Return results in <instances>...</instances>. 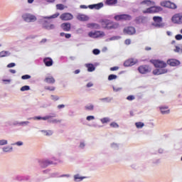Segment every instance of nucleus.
Returning <instances> with one entry per match:
<instances>
[{"label": "nucleus", "instance_id": "nucleus-1", "mask_svg": "<svg viewBox=\"0 0 182 182\" xmlns=\"http://www.w3.org/2000/svg\"><path fill=\"white\" fill-rule=\"evenodd\" d=\"M58 161V159L55 157H52L51 159H44L38 160V164L41 168H46V167H49V166H52L53 164H56Z\"/></svg>", "mask_w": 182, "mask_h": 182}, {"label": "nucleus", "instance_id": "nucleus-2", "mask_svg": "<svg viewBox=\"0 0 182 182\" xmlns=\"http://www.w3.org/2000/svg\"><path fill=\"white\" fill-rule=\"evenodd\" d=\"M154 23H152V26L155 28H164L165 24L163 22V18L160 16H154L153 17Z\"/></svg>", "mask_w": 182, "mask_h": 182}, {"label": "nucleus", "instance_id": "nucleus-3", "mask_svg": "<svg viewBox=\"0 0 182 182\" xmlns=\"http://www.w3.org/2000/svg\"><path fill=\"white\" fill-rule=\"evenodd\" d=\"M172 23L175 25H182V13L174 14L171 19Z\"/></svg>", "mask_w": 182, "mask_h": 182}, {"label": "nucleus", "instance_id": "nucleus-4", "mask_svg": "<svg viewBox=\"0 0 182 182\" xmlns=\"http://www.w3.org/2000/svg\"><path fill=\"white\" fill-rule=\"evenodd\" d=\"M163 9L160 6H151L149 8L143 11V14H157V12H161Z\"/></svg>", "mask_w": 182, "mask_h": 182}, {"label": "nucleus", "instance_id": "nucleus-5", "mask_svg": "<svg viewBox=\"0 0 182 182\" xmlns=\"http://www.w3.org/2000/svg\"><path fill=\"white\" fill-rule=\"evenodd\" d=\"M88 36L94 39H96L97 38H103V36H105V32L101 31H90L88 33Z\"/></svg>", "mask_w": 182, "mask_h": 182}, {"label": "nucleus", "instance_id": "nucleus-6", "mask_svg": "<svg viewBox=\"0 0 182 182\" xmlns=\"http://www.w3.org/2000/svg\"><path fill=\"white\" fill-rule=\"evenodd\" d=\"M22 18L25 22L31 23L36 21V16L31 14H24L22 15Z\"/></svg>", "mask_w": 182, "mask_h": 182}, {"label": "nucleus", "instance_id": "nucleus-7", "mask_svg": "<svg viewBox=\"0 0 182 182\" xmlns=\"http://www.w3.org/2000/svg\"><path fill=\"white\" fill-rule=\"evenodd\" d=\"M161 6L164 8H170L171 9H176L177 5L174 3H171L170 1H164L160 3Z\"/></svg>", "mask_w": 182, "mask_h": 182}, {"label": "nucleus", "instance_id": "nucleus-8", "mask_svg": "<svg viewBox=\"0 0 182 182\" xmlns=\"http://www.w3.org/2000/svg\"><path fill=\"white\" fill-rule=\"evenodd\" d=\"M114 19H115V21H131L132 16L129 14H120L115 16Z\"/></svg>", "mask_w": 182, "mask_h": 182}, {"label": "nucleus", "instance_id": "nucleus-9", "mask_svg": "<svg viewBox=\"0 0 182 182\" xmlns=\"http://www.w3.org/2000/svg\"><path fill=\"white\" fill-rule=\"evenodd\" d=\"M138 70L139 73H141L142 75H145L146 73H149L151 72V68L149 67V65H141L138 68Z\"/></svg>", "mask_w": 182, "mask_h": 182}, {"label": "nucleus", "instance_id": "nucleus-10", "mask_svg": "<svg viewBox=\"0 0 182 182\" xmlns=\"http://www.w3.org/2000/svg\"><path fill=\"white\" fill-rule=\"evenodd\" d=\"M154 66L156 68H166L167 67V63L164 61H161L160 60H155L153 61Z\"/></svg>", "mask_w": 182, "mask_h": 182}, {"label": "nucleus", "instance_id": "nucleus-11", "mask_svg": "<svg viewBox=\"0 0 182 182\" xmlns=\"http://www.w3.org/2000/svg\"><path fill=\"white\" fill-rule=\"evenodd\" d=\"M56 113L53 112L50 113L48 115H46L45 117H34L33 119V120H44L46 121L48 119H50V117H56Z\"/></svg>", "mask_w": 182, "mask_h": 182}, {"label": "nucleus", "instance_id": "nucleus-12", "mask_svg": "<svg viewBox=\"0 0 182 182\" xmlns=\"http://www.w3.org/2000/svg\"><path fill=\"white\" fill-rule=\"evenodd\" d=\"M168 72V70L167 68H156L155 70H153V74L159 76V75H164L165 73H167Z\"/></svg>", "mask_w": 182, "mask_h": 182}, {"label": "nucleus", "instance_id": "nucleus-13", "mask_svg": "<svg viewBox=\"0 0 182 182\" xmlns=\"http://www.w3.org/2000/svg\"><path fill=\"white\" fill-rule=\"evenodd\" d=\"M139 60L136 58H129L124 63V66L129 68V66H134Z\"/></svg>", "mask_w": 182, "mask_h": 182}, {"label": "nucleus", "instance_id": "nucleus-14", "mask_svg": "<svg viewBox=\"0 0 182 182\" xmlns=\"http://www.w3.org/2000/svg\"><path fill=\"white\" fill-rule=\"evenodd\" d=\"M104 22H105V23H106L107 29H108V30L117 29V28H119L118 23H111L110 21H105Z\"/></svg>", "mask_w": 182, "mask_h": 182}, {"label": "nucleus", "instance_id": "nucleus-15", "mask_svg": "<svg viewBox=\"0 0 182 182\" xmlns=\"http://www.w3.org/2000/svg\"><path fill=\"white\" fill-rule=\"evenodd\" d=\"M124 33L127 35H134L136 33V28L133 26L127 27L124 29Z\"/></svg>", "mask_w": 182, "mask_h": 182}, {"label": "nucleus", "instance_id": "nucleus-16", "mask_svg": "<svg viewBox=\"0 0 182 182\" xmlns=\"http://www.w3.org/2000/svg\"><path fill=\"white\" fill-rule=\"evenodd\" d=\"M60 19H62V21H70L73 19V15H72V14L70 13H64L60 15Z\"/></svg>", "mask_w": 182, "mask_h": 182}, {"label": "nucleus", "instance_id": "nucleus-17", "mask_svg": "<svg viewBox=\"0 0 182 182\" xmlns=\"http://www.w3.org/2000/svg\"><path fill=\"white\" fill-rule=\"evenodd\" d=\"M105 6V4L102 2L95 4H91L88 6V8L90 9H96L97 11H99V9H102Z\"/></svg>", "mask_w": 182, "mask_h": 182}, {"label": "nucleus", "instance_id": "nucleus-18", "mask_svg": "<svg viewBox=\"0 0 182 182\" xmlns=\"http://www.w3.org/2000/svg\"><path fill=\"white\" fill-rule=\"evenodd\" d=\"M43 62L47 68H50V66L53 65V60L51 58H44Z\"/></svg>", "mask_w": 182, "mask_h": 182}, {"label": "nucleus", "instance_id": "nucleus-19", "mask_svg": "<svg viewBox=\"0 0 182 182\" xmlns=\"http://www.w3.org/2000/svg\"><path fill=\"white\" fill-rule=\"evenodd\" d=\"M156 3L153 1L150 0H144L140 3L141 6H153V5H155Z\"/></svg>", "mask_w": 182, "mask_h": 182}, {"label": "nucleus", "instance_id": "nucleus-20", "mask_svg": "<svg viewBox=\"0 0 182 182\" xmlns=\"http://www.w3.org/2000/svg\"><path fill=\"white\" fill-rule=\"evenodd\" d=\"M167 64L170 66H178L180 65V60L176 59H169L167 60Z\"/></svg>", "mask_w": 182, "mask_h": 182}, {"label": "nucleus", "instance_id": "nucleus-21", "mask_svg": "<svg viewBox=\"0 0 182 182\" xmlns=\"http://www.w3.org/2000/svg\"><path fill=\"white\" fill-rule=\"evenodd\" d=\"M161 114H170V109H168V107L167 106H161L159 107Z\"/></svg>", "mask_w": 182, "mask_h": 182}, {"label": "nucleus", "instance_id": "nucleus-22", "mask_svg": "<svg viewBox=\"0 0 182 182\" xmlns=\"http://www.w3.org/2000/svg\"><path fill=\"white\" fill-rule=\"evenodd\" d=\"M43 28H45V29H47L48 31H50L52 29H55V26L52 23H48L47 21H46L43 24Z\"/></svg>", "mask_w": 182, "mask_h": 182}, {"label": "nucleus", "instance_id": "nucleus-23", "mask_svg": "<svg viewBox=\"0 0 182 182\" xmlns=\"http://www.w3.org/2000/svg\"><path fill=\"white\" fill-rule=\"evenodd\" d=\"M70 23H63L61 24V28L63 29L65 32H69L70 31Z\"/></svg>", "mask_w": 182, "mask_h": 182}, {"label": "nucleus", "instance_id": "nucleus-24", "mask_svg": "<svg viewBox=\"0 0 182 182\" xmlns=\"http://www.w3.org/2000/svg\"><path fill=\"white\" fill-rule=\"evenodd\" d=\"M87 28H90V29H100V25L96 23H90L87 25Z\"/></svg>", "mask_w": 182, "mask_h": 182}, {"label": "nucleus", "instance_id": "nucleus-25", "mask_svg": "<svg viewBox=\"0 0 182 182\" xmlns=\"http://www.w3.org/2000/svg\"><path fill=\"white\" fill-rule=\"evenodd\" d=\"M77 19H78V21H81L82 22H85V21L89 20V17H87V16H86L85 14H78L77 16Z\"/></svg>", "mask_w": 182, "mask_h": 182}, {"label": "nucleus", "instance_id": "nucleus-26", "mask_svg": "<svg viewBox=\"0 0 182 182\" xmlns=\"http://www.w3.org/2000/svg\"><path fill=\"white\" fill-rule=\"evenodd\" d=\"M44 82H46V83H49L50 85H53V83H55V80L53 77L48 76V77H46V79L44 80Z\"/></svg>", "mask_w": 182, "mask_h": 182}, {"label": "nucleus", "instance_id": "nucleus-27", "mask_svg": "<svg viewBox=\"0 0 182 182\" xmlns=\"http://www.w3.org/2000/svg\"><path fill=\"white\" fill-rule=\"evenodd\" d=\"M54 117H50L48 119V123H53V124H58V123H61L62 119H53Z\"/></svg>", "mask_w": 182, "mask_h": 182}, {"label": "nucleus", "instance_id": "nucleus-28", "mask_svg": "<svg viewBox=\"0 0 182 182\" xmlns=\"http://www.w3.org/2000/svg\"><path fill=\"white\" fill-rule=\"evenodd\" d=\"M85 67L87 68L88 72H95V70H96V68L92 63L85 64Z\"/></svg>", "mask_w": 182, "mask_h": 182}, {"label": "nucleus", "instance_id": "nucleus-29", "mask_svg": "<svg viewBox=\"0 0 182 182\" xmlns=\"http://www.w3.org/2000/svg\"><path fill=\"white\" fill-rule=\"evenodd\" d=\"M100 122H101L102 124H107V123H110V122H112V119H110V117H105L101 118L100 119Z\"/></svg>", "mask_w": 182, "mask_h": 182}, {"label": "nucleus", "instance_id": "nucleus-30", "mask_svg": "<svg viewBox=\"0 0 182 182\" xmlns=\"http://www.w3.org/2000/svg\"><path fill=\"white\" fill-rule=\"evenodd\" d=\"M41 133H42L43 136H47L49 137V136H52L53 134V131L52 130H41Z\"/></svg>", "mask_w": 182, "mask_h": 182}, {"label": "nucleus", "instance_id": "nucleus-31", "mask_svg": "<svg viewBox=\"0 0 182 182\" xmlns=\"http://www.w3.org/2000/svg\"><path fill=\"white\" fill-rule=\"evenodd\" d=\"M29 121H23V122H16L14 123V126H23V127H25V126H28V124H29Z\"/></svg>", "mask_w": 182, "mask_h": 182}, {"label": "nucleus", "instance_id": "nucleus-32", "mask_svg": "<svg viewBox=\"0 0 182 182\" xmlns=\"http://www.w3.org/2000/svg\"><path fill=\"white\" fill-rule=\"evenodd\" d=\"M13 151L14 148L12 146H7L2 148V151L4 153H11Z\"/></svg>", "mask_w": 182, "mask_h": 182}, {"label": "nucleus", "instance_id": "nucleus-33", "mask_svg": "<svg viewBox=\"0 0 182 182\" xmlns=\"http://www.w3.org/2000/svg\"><path fill=\"white\" fill-rule=\"evenodd\" d=\"M11 56V52L3 50L0 52V58H6Z\"/></svg>", "mask_w": 182, "mask_h": 182}, {"label": "nucleus", "instance_id": "nucleus-34", "mask_svg": "<svg viewBox=\"0 0 182 182\" xmlns=\"http://www.w3.org/2000/svg\"><path fill=\"white\" fill-rule=\"evenodd\" d=\"M85 109L89 112H93L95 110V105L93 104H88L85 107Z\"/></svg>", "mask_w": 182, "mask_h": 182}, {"label": "nucleus", "instance_id": "nucleus-35", "mask_svg": "<svg viewBox=\"0 0 182 182\" xmlns=\"http://www.w3.org/2000/svg\"><path fill=\"white\" fill-rule=\"evenodd\" d=\"M84 178H85V177L80 176V174L74 175V181H75V182L82 181Z\"/></svg>", "mask_w": 182, "mask_h": 182}, {"label": "nucleus", "instance_id": "nucleus-36", "mask_svg": "<svg viewBox=\"0 0 182 182\" xmlns=\"http://www.w3.org/2000/svg\"><path fill=\"white\" fill-rule=\"evenodd\" d=\"M105 4L109 6L116 5V4H117V0H106Z\"/></svg>", "mask_w": 182, "mask_h": 182}, {"label": "nucleus", "instance_id": "nucleus-37", "mask_svg": "<svg viewBox=\"0 0 182 182\" xmlns=\"http://www.w3.org/2000/svg\"><path fill=\"white\" fill-rule=\"evenodd\" d=\"M122 37L119 36H114L108 39H107V42H110V41H119V39H121Z\"/></svg>", "mask_w": 182, "mask_h": 182}, {"label": "nucleus", "instance_id": "nucleus-38", "mask_svg": "<svg viewBox=\"0 0 182 182\" xmlns=\"http://www.w3.org/2000/svg\"><path fill=\"white\" fill-rule=\"evenodd\" d=\"M59 16V13H55V14H53L50 16H46L44 17L45 19H55V18H58Z\"/></svg>", "mask_w": 182, "mask_h": 182}, {"label": "nucleus", "instance_id": "nucleus-39", "mask_svg": "<svg viewBox=\"0 0 182 182\" xmlns=\"http://www.w3.org/2000/svg\"><path fill=\"white\" fill-rule=\"evenodd\" d=\"M60 36L65 37L66 39H70V38H72V35L70 33H60Z\"/></svg>", "mask_w": 182, "mask_h": 182}, {"label": "nucleus", "instance_id": "nucleus-40", "mask_svg": "<svg viewBox=\"0 0 182 182\" xmlns=\"http://www.w3.org/2000/svg\"><path fill=\"white\" fill-rule=\"evenodd\" d=\"M135 126H136V129H143V127H144V123L140 122H136Z\"/></svg>", "mask_w": 182, "mask_h": 182}, {"label": "nucleus", "instance_id": "nucleus-41", "mask_svg": "<svg viewBox=\"0 0 182 182\" xmlns=\"http://www.w3.org/2000/svg\"><path fill=\"white\" fill-rule=\"evenodd\" d=\"M20 90L21 92H26L28 90H31V87H29V85H24L21 87Z\"/></svg>", "mask_w": 182, "mask_h": 182}, {"label": "nucleus", "instance_id": "nucleus-42", "mask_svg": "<svg viewBox=\"0 0 182 182\" xmlns=\"http://www.w3.org/2000/svg\"><path fill=\"white\" fill-rule=\"evenodd\" d=\"M143 21H144V17L139 16L135 19V22L137 23H143Z\"/></svg>", "mask_w": 182, "mask_h": 182}, {"label": "nucleus", "instance_id": "nucleus-43", "mask_svg": "<svg viewBox=\"0 0 182 182\" xmlns=\"http://www.w3.org/2000/svg\"><path fill=\"white\" fill-rule=\"evenodd\" d=\"M110 146L112 149H114V150H119V144L113 142Z\"/></svg>", "mask_w": 182, "mask_h": 182}, {"label": "nucleus", "instance_id": "nucleus-44", "mask_svg": "<svg viewBox=\"0 0 182 182\" xmlns=\"http://www.w3.org/2000/svg\"><path fill=\"white\" fill-rule=\"evenodd\" d=\"M110 127H113L114 129H119V126L117 122H112L109 124Z\"/></svg>", "mask_w": 182, "mask_h": 182}, {"label": "nucleus", "instance_id": "nucleus-45", "mask_svg": "<svg viewBox=\"0 0 182 182\" xmlns=\"http://www.w3.org/2000/svg\"><path fill=\"white\" fill-rule=\"evenodd\" d=\"M11 146H18V147H21V146H23V141H18L17 142L11 144Z\"/></svg>", "mask_w": 182, "mask_h": 182}, {"label": "nucleus", "instance_id": "nucleus-46", "mask_svg": "<svg viewBox=\"0 0 182 182\" xmlns=\"http://www.w3.org/2000/svg\"><path fill=\"white\" fill-rule=\"evenodd\" d=\"M56 87L53 86H46L45 90H50V92H55Z\"/></svg>", "mask_w": 182, "mask_h": 182}, {"label": "nucleus", "instance_id": "nucleus-47", "mask_svg": "<svg viewBox=\"0 0 182 182\" xmlns=\"http://www.w3.org/2000/svg\"><path fill=\"white\" fill-rule=\"evenodd\" d=\"M174 52H176L177 53H182V45L181 46V48L178 47V46H175Z\"/></svg>", "mask_w": 182, "mask_h": 182}, {"label": "nucleus", "instance_id": "nucleus-48", "mask_svg": "<svg viewBox=\"0 0 182 182\" xmlns=\"http://www.w3.org/2000/svg\"><path fill=\"white\" fill-rule=\"evenodd\" d=\"M16 181H23V176L21 175H17L14 178Z\"/></svg>", "mask_w": 182, "mask_h": 182}, {"label": "nucleus", "instance_id": "nucleus-49", "mask_svg": "<svg viewBox=\"0 0 182 182\" xmlns=\"http://www.w3.org/2000/svg\"><path fill=\"white\" fill-rule=\"evenodd\" d=\"M115 79H117V75L111 74L108 76V80H115Z\"/></svg>", "mask_w": 182, "mask_h": 182}, {"label": "nucleus", "instance_id": "nucleus-50", "mask_svg": "<svg viewBox=\"0 0 182 182\" xmlns=\"http://www.w3.org/2000/svg\"><path fill=\"white\" fill-rule=\"evenodd\" d=\"M56 8L59 11H63V9H65V6L62 4H59L56 5Z\"/></svg>", "mask_w": 182, "mask_h": 182}, {"label": "nucleus", "instance_id": "nucleus-51", "mask_svg": "<svg viewBox=\"0 0 182 182\" xmlns=\"http://www.w3.org/2000/svg\"><path fill=\"white\" fill-rule=\"evenodd\" d=\"M112 89H113L114 92H122L123 88H122L120 87L112 86Z\"/></svg>", "mask_w": 182, "mask_h": 182}, {"label": "nucleus", "instance_id": "nucleus-52", "mask_svg": "<svg viewBox=\"0 0 182 182\" xmlns=\"http://www.w3.org/2000/svg\"><path fill=\"white\" fill-rule=\"evenodd\" d=\"M6 144H8V140L6 139L0 140V146H6Z\"/></svg>", "mask_w": 182, "mask_h": 182}, {"label": "nucleus", "instance_id": "nucleus-53", "mask_svg": "<svg viewBox=\"0 0 182 182\" xmlns=\"http://www.w3.org/2000/svg\"><path fill=\"white\" fill-rule=\"evenodd\" d=\"M85 147H86V144L85 143V141H80L79 145V149H80L81 150H83Z\"/></svg>", "mask_w": 182, "mask_h": 182}, {"label": "nucleus", "instance_id": "nucleus-54", "mask_svg": "<svg viewBox=\"0 0 182 182\" xmlns=\"http://www.w3.org/2000/svg\"><path fill=\"white\" fill-rule=\"evenodd\" d=\"M95 117L93 115H89L86 117V120L87 122H92V120H95Z\"/></svg>", "mask_w": 182, "mask_h": 182}, {"label": "nucleus", "instance_id": "nucleus-55", "mask_svg": "<svg viewBox=\"0 0 182 182\" xmlns=\"http://www.w3.org/2000/svg\"><path fill=\"white\" fill-rule=\"evenodd\" d=\"M101 100H102V102H107V103H110V102H112V99L111 97H105V98H102L101 99Z\"/></svg>", "mask_w": 182, "mask_h": 182}, {"label": "nucleus", "instance_id": "nucleus-56", "mask_svg": "<svg viewBox=\"0 0 182 182\" xmlns=\"http://www.w3.org/2000/svg\"><path fill=\"white\" fill-rule=\"evenodd\" d=\"M50 99H51V100H54V102H56V101L59 100V96H58V95H51Z\"/></svg>", "mask_w": 182, "mask_h": 182}, {"label": "nucleus", "instance_id": "nucleus-57", "mask_svg": "<svg viewBox=\"0 0 182 182\" xmlns=\"http://www.w3.org/2000/svg\"><path fill=\"white\" fill-rule=\"evenodd\" d=\"M109 21V20H102V21H101V25H102V28H105V29H107V24H106V23H105V21Z\"/></svg>", "mask_w": 182, "mask_h": 182}, {"label": "nucleus", "instance_id": "nucleus-58", "mask_svg": "<svg viewBox=\"0 0 182 182\" xmlns=\"http://www.w3.org/2000/svg\"><path fill=\"white\" fill-rule=\"evenodd\" d=\"M23 80H28V79H31V75H24L21 77Z\"/></svg>", "mask_w": 182, "mask_h": 182}, {"label": "nucleus", "instance_id": "nucleus-59", "mask_svg": "<svg viewBox=\"0 0 182 182\" xmlns=\"http://www.w3.org/2000/svg\"><path fill=\"white\" fill-rule=\"evenodd\" d=\"M134 99H136V97H134V95H129L127 97V100H129V102H132V100H134Z\"/></svg>", "mask_w": 182, "mask_h": 182}, {"label": "nucleus", "instance_id": "nucleus-60", "mask_svg": "<svg viewBox=\"0 0 182 182\" xmlns=\"http://www.w3.org/2000/svg\"><path fill=\"white\" fill-rule=\"evenodd\" d=\"M93 55H100V50L95 48L92 50Z\"/></svg>", "mask_w": 182, "mask_h": 182}, {"label": "nucleus", "instance_id": "nucleus-61", "mask_svg": "<svg viewBox=\"0 0 182 182\" xmlns=\"http://www.w3.org/2000/svg\"><path fill=\"white\" fill-rule=\"evenodd\" d=\"M175 39H176V41H181L182 40V35L181 34H177L175 36Z\"/></svg>", "mask_w": 182, "mask_h": 182}, {"label": "nucleus", "instance_id": "nucleus-62", "mask_svg": "<svg viewBox=\"0 0 182 182\" xmlns=\"http://www.w3.org/2000/svg\"><path fill=\"white\" fill-rule=\"evenodd\" d=\"M16 66V64L15 63H11L7 65V68H15Z\"/></svg>", "mask_w": 182, "mask_h": 182}, {"label": "nucleus", "instance_id": "nucleus-63", "mask_svg": "<svg viewBox=\"0 0 182 182\" xmlns=\"http://www.w3.org/2000/svg\"><path fill=\"white\" fill-rule=\"evenodd\" d=\"M60 178H64L65 177V178H69L70 177V174H63L60 176Z\"/></svg>", "mask_w": 182, "mask_h": 182}, {"label": "nucleus", "instance_id": "nucleus-64", "mask_svg": "<svg viewBox=\"0 0 182 182\" xmlns=\"http://www.w3.org/2000/svg\"><path fill=\"white\" fill-rule=\"evenodd\" d=\"M110 70L112 71V72H114V70H119V67H112L111 68H110Z\"/></svg>", "mask_w": 182, "mask_h": 182}]
</instances>
